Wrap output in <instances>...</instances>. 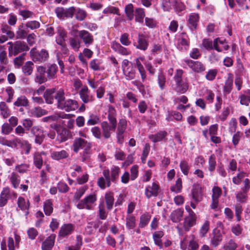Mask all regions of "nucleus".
Instances as JSON below:
<instances>
[{"mask_svg":"<svg viewBox=\"0 0 250 250\" xmlns=\"http://www.w3.org/2000/svg\"><path fill=\"white\" fill-rule=\"evenodd\" d=\"M186 209L189 212L188 215L185 218L183 224H180L176 227L180 236H183L186 232L188 231L190 229L196 224V217L194 212L188 206H186Z\"/></svg>","mask_w":250,"mask_h":250,"instance_id":"1","label":"nucleus"},{"mask_svg":"<svg viewBox=\"0 0 250 250\" xmlns=\"http://www.w3.org/2000/svg\"><path fill=\"white\" fill-rule=\"evenodd\" d=\"M9 56H16L18 54L27 51L29 48L27 44L24 42L17 41L14 42H8Z\"/></svg>","mask_w":250,"mask_h":250,"instance_id":"2","label":"nucleus"},{"mask_svg":"<svg viewBox=\"0 0 250 250\" xmlns=\"http://www.w3.org/2000/svg\"><path fill=\"white\" fill-rule=\"evenodd\" d=\"M97 200L96 195L91 194L81 200L77 204V207L80 209L93 210L96 206Z\"/></svg>","mask_w":250,"mask_h":250,"instance_id":"3","label":"nucleus"},{"mask_svg":"<svg viewBox=\"0 0 250 250\" xmlns=\"http://www.w3.org/2000/svg\"><path fill=\"white\" fill-rule=\"evenodd\" d=\"M32 60L35 62H43L49 58V54L47 50L42 49L40 51H37L35 48H33L30 51Z\"/></svg>","mask_w":250,"mask_h":250,"instance_id":"4","label":"nucleus"},{"mask_svg":"<svg viewBox=\"0 0 250 250\" xmlns=\"http://www.w3.org/2000/svg\"><path fill=\"white\" fill-rule=\"evenodd\" d=\"M55 32L57 34L55 38L56 42L61 46L62 50L66 51L65 39L67 37V32L63 27L60 26L56 27Z\"/></svg>","mask_w":250,"mask_h":250,"instance_id":"5","label":"nucleus"},{"mask_svg":"<svg viewBox=\"0 0 250 250\" xmlns=\"http://www.w3.org/2000/svg\"><path fill=\"white\" fill-rule=\"evenodd\" d=\"M92 146L91 143L81 137H76L74 140L72 145L73 150L78 153L80 149Z\"/></svg>","mask_w":250,"mask_h":250,"instance_id":"6","label":"nucleus"},{"mask_svg":"<svg viewBox=\"0 0 250 250\" xmlns=\"http://www.w3.org/2000/svg\"><path fill=\"white\" fill-rule=\"evenodd\" d=\"M183 62L195 72L200 73L205 71L206 69L204 65L199 61H194L188 59H184Z\"/></svg>","mask_w":250,"mask_h":250,"instance_id":"7","label":"nucleus"},{"mask_svg":"<svg viewBox=\"0 0 250 250\" xmlns=\"http://www.w3.org/2000/svg\"><path fill=\"white\" fill-rule=\"evenodd\" d=\"M219 43L222 44L223 42L218 39H215L213 43L210 39H204L203 41L202 44L207 50H211L214 48L218 52H222V49L219 46Z\"/></svg>","mask_w":250,"mask_h":250,"instance_id":"8","label":"nucleus"},{"mask_svg":"<svg viewBox=\"0 0 250 250\" xmlns=\"http://www.w3.org/2000/svg\"><path fill=\"white\" fill-rule=\"evenodd\" d=\"M104 176L99 178L97 181V185L102 189H104L106 187H109L111 186V181L110 180V172L108 169L104 170L103 171Z\"/></svg>","mask_w":250,"mask_h":250,"instance_id":"9","label":"nucleus"},{"mask_svg":"<svg viewBox=\"0 0 250 250\" xmlns=\"http://www.w3.org/2000/svg\"><path fill=\"white\" fill-rule=\"evenodd\" d=\"M45 67L42 66H38L35 74L34 82L39 84L46 82L48 79L45 77Z\"/></svg>","mask_w":250,"mask_h":250,"instance_id":"10","label":"nucleus"},{"mask_svg":"<svg viewBox=\"0 0 250 250\" xmlns=\"http://www.w3.org/2000/svg\"><path fill=\"white\" fill-rule=\"evenodd\" d=\"M13 195L15 197L17 196V193L11 191L9 188L6 187L3 188L0 194V207H4L7 203L10 197Z\"/></svg>","mask_w":250,"mask_h":250,"instance_id":"11","label":"nucleus"},{"mask_svg":"<svg viewBox=\"0 0 250 250\" xmlns=\"http://www.w3.org/2000/svg\"><path fill=\"white\" fill-rule=\"evenodd\" d=\"M79 95L82 101L84 104L92 102L94 101V96L91 94L87 86H84L79 92Z\"/></svg>","mask_w":250,"mask_h":250,"instance_id":"12","label":"nucleus"},{"mask_svg":"<svg viewBox=\"0 0 250 250\" xmlns=\"http://www.w3.org/2000/svg\"><path fill=\"white\" fill-rule=\"evenodd\" d=\"M77 107V101L70 99L67 100L65 99L59 108L69 112L75 110Z\"/></svg>","mask_w":250,"mask_h":250,"instance_id":"13","label":"nucleus"},{"mask_svg":"<svg viewBox=\"0 0 250 250\" xmlns=\"http://www.w3.org/2000/svg\"><path fill=\"white\" fill-rule=\"evenodd\" d=\"M199 21V16L197 13H191L187 21V26L192 32L196 30L197 26V23Z\"/></svg>","mask_w":250,"mask_h":250,"instance_id":"14","label":"nucleus"},{"mask_svg":"<svg viewBox=\"0 0 250 250\" xmlns=\"http://www.w3.org/2000/svg\"><path fill=\"white\" fill-rule=\"evenodd\" d=\"M77 32H78L80 38L83 41L87 47L89 46L93 42V37L87 31L84 30L81 31L77 30Z\"/></svg>","mask_w":250,"mask_h":250,"instance_id":"15","label":"nucleus"},{"mask_svg":"<svg viewBox=\"0 0 250 250\" xmlns=\"http://www.w3.org/2000/svg\"><path fill=\"white\" fill-rule=\"evenodd\" d=\"M45 152L36 151L33 154V163L35 167L40 169L42 168L43 165V159L42 155H45Z\"/></svg>","mask_w":250,"mask_h":250,"instance_id":"16","label":"nucleus"},{"mask_svg":"<svg viewBox=\"0 0 250 250\" xmlns=\"http://www.w3.org/2000/svg\"><path fill=\"white\" fill-rule=\"evenodd\" d=\"M163 5L166 10H168L171 6L178 8L180 11L184 9V5L180 3L178 0H164L163 1Z\"/></svg>","mask_w":250,"mask_h":250,"instance_id":"17","label":"nucleus"},{"mask_svg":"<svg viewBox=\"0 0 250 250\" xmlns=\"http://www.w3.org/2000/svg\"><path fill=\"white\" fill-rule=\"evenodd\" d=\"M75 229L74 226L70 223L63 224L60 228L59 235L62 237H65L70 235Z\"/></svg>","mask_w":250,"mask_h":250,"instance_id":"18","label":"nucleus"},{"mask_svg":"<svg viewBox=\"0 0 250 250\" xmlns=\"http://www.w3.org/2000/svg\"><path fill=\"white\" fill-rule=\"evenodd\" d=\"M101 128L104 137L106 139L111 136V132L115 131L116 127L110 125L107 122H103L101 124Z\"/></svg>","mask_w":250,"mask_h":250,"instance_id":"19","label":"nucleus"},{"mask_svg":"<svg viewBox=\"0 0 250 250\" xmlns=\"http://www.w3.org/2000/svg\"><path fill=\"white\" fill-rule=\"evenodd\" d=\"M56 235L51 234L42 243V250H51L55 244Z\"/></svg>","mask_w":250,"mask_h":250,"instance_id":"20","label":"nucleus"},{"mask_svg":"<svg viewBox=\"0 0 250 250\" xmlns=\"http://www.w3.org/2000/svg\"><path fill=\"white\" fill-rule=\"evenodd\" d=\"M159 186L156 183H153L152 186H148L145 189V194L149 198L152 196H157L158 193Z\"/></svg>","mask_w":250,"mask_h":250,"instance_id":"21","label":"nucleus"},{"mask_svg":"<svg viewBox=\"0 0 250 250\" xmlns=\"http://www.w3.org/2000/svg\"><path fill=\"white\" fill-rule=\"evenodd\" d=\"M148 46V41L146 36L144 34H139L138 37V44L136 47L142 50L145 51Z\"/></svg>","mask_w":250,"mask_h":250,"instance_id":"22","label":"nucleus"},{"mask_svg":"<svg viewBox=\"0 0 250 250\" xmlns=\"http://www.w3.org/2000/svg\"><path fill=\"white\" fill-rule=\"evenodd\" d=\"M191 194L192 199L195 202L198 203L202 200L203 194L202 189L199 185H196L193 187Z\"/></svg>","mask_w":250,"mask_h":250,"instance_id":"23","label":"nucleus"},{"mask_svg":"<svg viewBox=\"0 0 250 250\" xmlns=\"http://www.w3.org/2000/svg\"><path fill=\"white\" fill-rule=\"evenodd\" d=\"M69 156L68 153L64 150L61 151H52L51 152V158L55 160H60L61 159H65Z\"/></svg>","mask_w":250,"mask_h":250,"instance_id":"24","label":"nucleus"},{"mask_svg":"<svg viewBox=\"0 0 250 250\" xmlns=\"http://www.w3.org/2000/svg\"><path fill=\"white\" fill-rule=\"evenodd\" d=\"M92 146L83 149V152L80 154L81 161L83 162L89 164L91 162V156L92 154Z\"/></svg>","mask_w":250,"mask_h":250,"instance_id":"25","label":"nucleus"},{"mask_svg":"<svg viewBox=\"0 0 250 250\" xmlns=\"http://www.w3.org/2000/svg\"><path fill=\"white\" fill-rule=\"evenodd\" d=\"M58 71V66L55 64H52L49 66L46 70L45 73L47 74V78L48 80L53 79L57 77V72Z\"/></svg>","mask_w":250,"mask_h":250,"instance_id":"26","label":"nucleus"},{"mask_svg":"<svg viewBox=\"0 0 250 250\" xmlns=\"http://www.w3.org/2000/svg\"><path fill=\"white\" fill-rule=\"evenodd\" d=\"M184 210L183 209L179 208L173 210L170 214V219L173 222H179L183 216Z\"/></svg>","mask_w":250,"mask_h":250,"instance_id":"27","label":"nucleus"},{"mask_svg":"<svg viewBox=\"0 0 250 250\" xmlns=\"http://www.w3.org/2000/svg\"><path fill=\"white\" fill-rule=\"evenodd\" d=\"M188 88V83L183 80L176 82L175 91L180 93H185Z\"/></svg>","mask_w":250,"mask_h":250,"instance_id":"28","label":"nucleus"},{"mask_svg":"<svg viewBox=\"0 0 250 250\" xmlns=\"http://www.w3.org/2000/svg\"><path fill=\"white\" fill-rule=\"evenodd\" d=\"M55 89L54 88H51L47 89L43 94L45 102L48 104H52L53 103L55 95Z\"/></svg>","mask_w":250,"mask_h":250,"instance_id":"29","label":"nucleus"},{"mask_svg":"<svg viewBox=\"0 0 250 250\" xmlns=\"http://www.w3.org/2000/svg\"><path fill=\"white\" fill-rule=\"evenodd\" d=\"M120 168L117 166H113L111 167L110 173V180L111 182L116 183L118 180Z\"/></svg>","mask_w":250,"mask_h":250,"instance_id":"30","label":"nucleus"},{"mask_svg":"<svg viewBox=\"0 0 250 250\" xmlns=\"http://www.w3.org/2000/svg\"><path fill=\"white\" fill-rule=\"evenodd\" d=\"M57 133V140L60 142H65L67 139V131L65 128L59 127L56 128Z\"/></svg>","mask_w":250,"mask_h":250,"instance_id":"31","label":"nucleus"},{"mask_svg":"<svg viewBox=\"0 0 250 250\" xmlns=\"http://www.w3.org/2000/svg\"><path fill=\"white\" fill-rule=\"evenodd\" d=\"M164 233L163 231H155L153 234V239L154 243L156 245L158 246L160 249H162L163 247V244L162 243L161 238L164 236Z\"/></svg>","mask_w":250,"mask_h":250,"instance_id":"32","label":"nucleus"},{"mask_svg":"<svg viewBox=\"0 0 250 250\" xmlns=\"http://www.w3.org/2000/svg\"><path fill=\"white\" fill-rule=\"evenodd\" d=\"M112 48L116 52L122 55H127L129 51L125 47L122 46L120 43L113 42Z\"/></svg>","mask_w":250,"mask_h":250,"instance_id":"33","label":"nucleus"},{"mask_svg":"<svg viewBox=\"0 0 250 250\" xmlns=\"http://www.w3.org/2000/svg\"><path fill=\"white\" fill-rule=\"evenodd\" d=\"M213 237L211 239V242L213 246L217 247L222 240V234L220 230H214Z\"/></svg>","mask_w":250,"mask_h":250,"instance_id":"34","label":"nucleus"},{"mask_svg":"<svg viewBox=\"0 0 250 250\" xmlns=\"http://www.w3.org/2000/svg\"><path fill=\"white\" fill-rule=\"evenodd\" d=\"M134 16L135 17V20L136 22L141 23L143 22L145 17L144 9L139 7L135 8Z\"/></svg>","mask_w":250,"mask_h":250,"instance_id":"35","label":"nucleus"},{"mask_svg":"<svg viewBox=\"0 0 250 250\" xmlns=\"http://www.w3.org/2000/svg\"><path fill=\"white\" fill-rule=\"evenodd\" d=\"M167 135V132L165 131H160L157 133L149 136V138L154 143H156L163 140Z\"/></svg>","mask_w":250,"mask_h":250,"instance_id":"36","label":"nucleus"},{"mask_svg":"<svg viewBox=\"0 0 250 250\" xmlns=\"http://www.w3.org/2000/svg\"><path fill=\"white\" fill-rule=\"evenodd\" d=\"M9 178L13 187L14 188H17L20 185L21 179L20 176L15 172H12L9 175Z\"/></svg>","mask_w":250,"mask_h":250,"instance_id":"37","label":"nucleus"},{"mask_svg":"<svg viewBox=\"0 0 250 250\" xmlns=\"http://www.w3.org/2000/svg\"><path fill=\"white\" fill-rule=\"evenodd\" d=\"M54 98L57 101V106L59 108L65 99L64 90L60 89L56 93L55 92Z\"/></svg>","mask_w":250,"mask_h":250,"instance_id":"38","label":"nucleus"},{"mask_svg":"<svg viewBox=\"0 0 250 250\" xmlns=\"http://www.w3.org/2000/svg\"><path fill=\"white\" fill-rule=\"evenodd\" d=\"M17 204L18 207L21 210H28L29 208L30 203L28 200L26 202L25 199L22 197H19L18 199Z\"/></svg>","mask_w":250,"mask_h":250,"instance_id":"39","label":"nucleus"},{"mask_svg":"<svg viewBox=\"0 0 250 250\" xmlns=\"http://www.w3.org/2000/svg\"><path fill=\"white\" fill-rule=\"evenodd\" d=\"M25 26L22 23L18 26L17 31H16V36L17 39H23L27 36V32L25 30Z\"/></svg>","mask_w":250,"mask_h":250,"instance_id":"40","label":"nucleus"},{"mask_svg":"<svg viewBox=\"0 0 250 250\" xmlns=\"http://www.w3.org/2000/svg\"><path fill=\"white\" fill-rule=\"evenodd\" d=\"M105 201L107 209L111 210L113 208L114 201L113 193H106L105 195Z\"/></svg>","mask_w":250,"mask_h":250,"instance_id":"41","label":"nucleus"},{"mask_svg":"<svg viewBox=\"0 0 250 250\" xmlns=\"http://www.w3.org/2000/svg\"><path fill=\"white\" fill-rule=\"evenodd\" d=\"M151 218V215L147 212L144 213L140 216L139 226L140 228L145 227L148 223Z\"/></svg>","mask_w":250,"mask_h":250,"instance_id":"42","label":"nucleus"},{"mask_svg":"<svg viewBox=\"0 0 250 250\" xmlns=\"http://www.w3.org/2000/svg\"><path fill=\"white\" fill-rule=\"evenodd\" d=\"M126 226L129 229H133L136 226V218L133 215H127L125 218Z\"/></svg>","mask_w":250,"mask_h":250,"instance_id":"43","label":"nucleus"},{"mask_svg":"<svg viewBox=\"0 0 250 250\" xmlns=\"http://www.w3.org/2000/svg\"><path fill=\"white\" fill-rule=\"evenodd\" d=\"M0 115L3 118H7L10 115V111L8 106L4 102L0 103Z\"/></svg>","mask_w":250,"mask_h":250,"instance_id":"44","label":"nucleus"},{"mask_svg":"<svg viewBox=\"0 0 250 250\" xmlns=\"http://www.w3.org/2000/svg\"><path fill=\"white\" fill-rule=\"evenodd\" d=\"M43 210L46 215L49 216L53 210V203L51 200H46L43 204Z\"/></svg>","mask_w":250,"mask_h":250,"instance_id":"45","label":"nucleus"},{"mask_svg":"<svg viewBox=\"0 0 250 250\" xmlns=\"http://www.w3.org/2000/svg\"><path fill=\"white\" fill-rule=\"evenodd\" d=\"M125 13L126 17L129 21H131L134 17V12L135 10L133 8V5L132 4L130 3L127 4L125 7Z\"/></svg>","mask_w":250,"mask_h":250,"instance_id":"46","label":"nucleus"},{"mask_svg":"<svg viewBox=\"0 0 250 250\" xmlns=\"http://www.w3.org/2000/svg\"><path fill=\"white\" fill-rule=\"evenodd\" d=\"M178 44L184 46H188L189 45V38L188 35L185 33H182L180 34L178 40Z\"/></svg>","mask_w":250,"mask_h":250,"instance_id":"47","label":"nucleus"},{"mask_svg":"<svg viewBox=\"0 0 250 250\" xmlns=\"http://www.w3.org/2000/svg\"><path fill=\"white\" fill-rule=\"evenodd\" d=\"M124 74L127 80H132L135 78V71L134 69L131 67H127L124 68Z\"/></svg>","mask_w":250,"mask_h":250,"instance_id":"48","label":"nucleus"},{"mask_svg":"<svg viewBox=\"0 0 250 250\" xmlns=\"http://www.w3.org/2000/svg\"><path fill=\"white\" fill-rule=\"evenodd\" d=\"M16 106L26 107L28 105V101L24 96H21L19 97L14 104Z\"/></svg>","mask_w":250,"mask_h":250,"instance_id":"49","label":"nucleus"},{"mask_svg":"<svg viewBox=\"0 0 250 250\" xmlns=\"http://www.w3.org/2000/svg\"><path fill=\"white\" fill-rule=\"evenodd\" d=\"M33 63L31 61L27 62L22 67V71L26 75H30L33 72Z\"/></svg>","mask_w":250,"mask_h":250,"instance_id":"50","label":"nucleus"},{"mask_svg":"<svg viewBox=\"0 0 250 250\" xmlns=\"http://www.w3.org/2000/svg\"><path fill=\"white\" fill-rule=\"evenodd\" d=\"M180 167L182 173L187 176L188 174L190 166L188 163L185 160H182L180 163Z\"/></svg>","mask_w":250,"mask_h":250,"instance_id":"51","label":"nucleus"},{"mask_svg":"<svg viewBox=\"0 0 250 250\" xmlns=\"http://www.w3.org/2000/svg\"><path fill=\"white\" fill-rule=\"evenodd\" d=\"M182 188V179L179 178L176 181L175 185L171 187L170 190L172 192L176 193H179L181 191Z\"/></svg>","mask_w":250,"mask_h":250,"instance_id":"52","label":"nucleus"},{"mask_svg":"<svg viewBox=\"0 0 250 250\" xmlns=\"http://www.w3.org/2000/svg\"><path fill=\"white\" fill-rule=\"evenodd\" d=\"M75 13V18L79 21H83L87 16L86 12L84 10L80 8L76 9Z\"/></svg>","mask_w":250,"mask_h":250,"instance_id":"53","label":"nucleus"},{"mask_svg":"<svg viewBox=\"0 0 250 250\" xmlns=\"http://www.w3.org/2000/svg\"><path fill=\"white\" fill-rule=\"evenodd\" d=\"M158 83L159 86L161 90H163L166 88V79L164 74L162 73L159 74L158 76Z\"/></svg>","mask_w":250,"mask_h":250,"instance_id":"54","label":"nucleus"},{"mask_svg":"<svg viewBox=\"0 0 250 250\" xmlns=\"http://www.w3.org/2000/svg\"><path fill=\"white\" fill-rule=\"evenodd\" d=\"M20 146L25 151L24 153L25 154L27 155L30 153L32 148V146L31 144H30L27 141L21 139Z\"/></svg>","mask_w":250,"mask_h":250,"instance_id":"55","label":"nucleus"},{"mask_svg":"<svg viewBox=\"0 0 250 250\" xmlns=\"http://www.w3.org/2000/svg\"><path fill=\"white\" fill-rule=\"evenodd\" d=\"M247 192L242 190L237 193L236 195L237 201L242 203H245L248 199Z\"/></svg>","mask_w":250,"mask_h":250,"instance_id":"56","label":"nucleus"},{"mask_svg":"<svg viewBox=\"0 0 250 250\" xmlns=\"http://www.w3.org/2000/svg\"><path fill=\"white\" fill-rule=\"evenodd\" d=\"M216 162L215 156L214 154L210 156L208 159V170L212 172L216 168Z\"/></svg>","mask_w":250,"mask_h":250,"instance_id":"57","label":"nucleus"},{"mask_svg":"<svg viewBox=\"0 0 250 250\" xmlns=\"http://www.w3.org/2000/svg\"><path fill=\"white\" fill-rule=\"evenodd\" d=\"M70 45L75 51H78L80 47V41L74 38H70L69 40Z\"/></svg>","mask_w":250,"mask_h":250,"instance_id":"58","label":"nucleus"},{"mask_svg":"<svg viewBox=\"0 0 250 250\" xmlns=\"http://www.w3.org/2000/svg\"><path fill=\"white\" fill-rule=\"evenodd\" d=\"M233 85V79L231 78H228L225 82L224 87V92L227 93L230 92Z\"/></svg>","mask_w":250,"mask_h":250,"instance_id":"59","label":"nucleus"},{"mask_svg":"<svg viewBox=\"0 0 250 250\" xmlns=\"http://www.w3.org/2000/svg\"><path fill=\"white\" fill-rule=\"evenodd\" d=\"M25 26L26 28H30L31 30H35L40 27V23L37 21H27Z\"/></svg>","mask_w":250,"mask_h":250,"instance_id":"60","label":"nucleus"},{"mask_svg":"<svg viewBox=\"0 0 250 250\" xmlns=\"http://www.w3.org/2000/svg\"><path fill=\"white\" fill-rule=\"evenodd\" d=\"M76 12V8L71 6L64 8V18H72Z\"/></svg>","mask_w":250,"mask_h":250,"instance_id":"61","label":"nucleus"},{"mask_svg":"<svg viewBox=\"0 0 250 250\" xmlns=\"http://www.w3.org/2000/svg\"><path fill=\"white\" fill-rule=\"evenodd\" d=\"M100 122L99 118L96 115L91 114L87 122L88 125H93L98 124Z\"/></svg>","mask_w":250,"mask_h":250,"instance_id":"62","label":"nucleus"},{"mask_svg":"<svg viewBox=\"0 0 250 250\" xmlns=\"http://www.w3.org/2000/svg\"><path fill=\"white\" fill-rule=\"evenodd\" d=\"M31 133L35 136H42L44 135V131L41 126H34L31 129Z\"/></svg>","mask_w":250,"mask_h":250,"instance_id":"63","label":"nucleus"},{"mask_svg":"<svg viewBox=\"0 0 250 250\" xmlns=\"http://www.w3.org/2000/svg\"><path fill=\"white\" fill-rule=\"evenodd\" d=\"M237 248V245L232 239L229 240L228 243L224 246V250H235Z\"/></svg>","mask_w":250,"mask_h":250,"instance_id":"64","label":"nucleus"}]
</instances>
